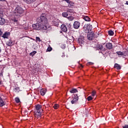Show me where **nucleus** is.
I'll return each mask as SVG.
<instances>
[{
    "label": "nucleus",
    "mask_w": 128,
    "mask_h": 128,
    "mask_svg": "<svg viewBox=\"0 0 128 128\" xmlns=\"http://www.w3.org/2000/svg\"><path fill=\"white\" fill-rule=\"evenodd\" d=\"M103 48H104V47L102 46V45H100V46H99V48H100V50H102Z\"/></svg>",
    "instance_id": "obj_37"
},
{
    "label": "nucleus",
    "mask_w": 128,
    "mask_h": 128,
    "mask_svg": "<svg viewBox=\"0 0 128 128\" xmlns=\"http://www.w3.org/2000/svg\"><path fill=\"white\" fill-rule=\"evenodd\" d=\"M0 2H6V0H0Z\"/></svg>",
    "instance_id": "obj_41"
},
{
    "label": "nucleus",
    "mask_w": 128,
    "mask_h": 128,
    "mask_svg": "<svg viewBox=\"0 0 128 128\" xmlns=\"http://www.w3.org/2000/svg\"><path fill=\"white\" fill-rule=\"evenodd\" d=\"M68 12H70V14H74V11L72 9H68L67 10Z\"/></svg>",
    "instance_id": "obj_25"
},
{
    "label": "nucleus",
    "mask_w": 128,
    "mask_h": 128,
    "mask_svg": "<svg viewBox=\"0 0 128 128\" xmlns=\"http://www.w3.org/2000/svg\"><path fill=\"white\" fill-rule=\"evenodd\" d=\"M52 50V47H48L47 49L48 52H51Z\"/></svg>",
    "instance_id": "obj_35"
},
{
    "label": "nucleus",
    "mask_w": 128,
    "mask_h": 128,
    "mask_svg": "<svg viewBox=\"0 0 128 128\" xmlns=\"http://www.w3.org/2000/svg\"><path fill=\"white\" fill-rule=\"evenodd\" d=\"M126 4L128 5V1L126 2Z\"/></svg>",
    "instance_id": "obj_42"
},
{
    "label": "nucleus",
    "mask_w": 128,
    "mask_h": 128,
    "mask_svg": "<svg viewBox=\"0 0 128 128\" xmlns=\"http://www.w3.org/2000/svg\"><path fill=\"white\" fill-rule=\"evenodd\" d=\"M2 52V49H0V52Z\"/></svg>",
    "instance_id": "obj_44"
},
{
    "label": "nucleus",
    "mask_w": 128,
    "mask_h": 128,
    "mask_svg": "<svg viewBox=\"0 0 128 128\" xmlns=\"http://www.w3.org/2000/svg\"><path fill=\"white\" fill-rule=\"evenodd\" d=\"M116 54H118V56H126L124 54V53L122 52H117Z\"/></svg>",
    "instance_id": "obj_22"
},
{
    "label": "nucleus",
    "mask_w": 128,
    "mask_h": 128,
    "mask_svg": "<svg viewBox=\"0 0 128 128\" xmlns=\"http://www.w3.org/2000/svg\"><path fill=\"white\" fill-rule=\"evenodd\" d=\"M6 24V19L0 17V26H4Z\"/></svg>",
    "instance_id": "obj_12"
},
{
    "label": "nucleus",
    "mask_w": 128,
    "mask_h": 128,
    "mask_svg": "<svg viewBox=\"0 0 128 128\" xmlns=\"http://www.w3.org/2000/svg\"><path fill=\"white\" fill-rule=\"evenodd\" d=\"M60 28L62 32H68V28L64 24H62L60 26Z\"/></svg>",
    "instance_id": "obj_10"
},
{
    "label": "nucleus",
    "mask_w": 128,
    "mask_h": 128,
    "mask_svg": "<svg viewBox=\"0 0 128 128\" xmlns=\"http://www.w3.org/2000/svg\"><path fill=\"white\" fill-rule=\"evenodd\" d=\"M2 84V82H0V84Z\"/></svg>",
    "instance_id": "obj_46"
},
{
    "label": "nucleus",
    "mask_w": 128,
    "mask_h": 128,
    "mask_svg": "<svg viewBox=\"0 0 128 128\" xmlns=\"http://www.w3.org/2000/svg\"><path fill=\"white\" fill-rule=\"evenodd\" d=\"M74 16H70L68 18V20H70V21L74 20Z\"/></svg>",
    "instance_id": "obj_30"
},
{
    "label": "nucleus",
    "mask_w": 128,
    "mask_h": 128,
    "mask_svg": "<svg viewBox=\"0 0 128 128\" xmlns=\"http://www.w3.org/2000/svg\"><path fill=\"white\" fill-rule=\"evenodd\" d=\"M88 64H90V66H92V64H94V63H92V62H90L88 63Z\"/></svg>",
    "instance_id": "obj_39"
},
{
    "label": "nucleus",
    "mask_w": 128,
    "mask_h": 128,
    "mask_svg": "<svg viewBox=\"0 0 128 128\" xmlns=\"http://www.w3.org/2000/svg\"><path fill=\"white\" fill-rule=\"evenodd\" d=\"M80 22L75 21L73 24V28H75V30L80 28Z\"/></svg>",
    "instance_id": "obj_4"
},
{
    "label": "nucleus",
    "mask_w": 128,
    "mask_h": 128,
    "mask_svg": "<svg viewBox=\"0 0 128 128\" xmlns=\"http://www.w3.org/2000/svg\"><path fill=\"white\" fill-rule=\"evenodd\" d=\"M46 89H42L40 90L41 96H44V94H46Z\"/></svg>",
    "instance_id": "obj_16"
},
{
    "label": "nucleus",
    "mask_w": 128,
    "mask_h": 128,
    "mask_svg": "<svg viewBox=\"0 0 128 128\" xmlns=\"http://www.w3.org/2000/svg\"><path fill=\"white\" fill-rule=\"evenodd\" d=\"M4 106V101L0 97V106Z\"/></svg>",
    "instance_id": "obj_20"
},
{
    "label": "nucleus",
    "mask_w": 128,
    "mask_h": 128,
    "mask_svg": "<svg viewBox=\"0 0 128 128\" xmlns=\"http://www.w3.org/2000/svg\"><path fill=\"white\" fill-rule=\"evenodd\" d=\"M24 12V10L22 8L17 6L14 10V14L16 16H22Z\"/></svg>",
    "instance_id": "obj_2"
},
{
    "label": "nucleus",
    "mask_w": 128,
    "mask_h": 128,
    "mask_svg": "<svg viewBox=\"0 0 128 128\" xmlns=\"http://www.w3.org/2000/svg\"><path fill=\"white\" fill-rule=\"evenodd\" d=\"M84 30L85 32L88 34L92 30V26L90 24H88L84 26Z\"/></svg>",
    "instance_id": "obj_3"
},
{
    "label": "nucleus",
    "mask_w": 128,
    "mask_h": 128,
    "mask_svg": "<svg viewBox=\"0 0 128 128\" xmlns=\"http://www.w3.org/2000/svg\"><path fill=\"white\" fill-rule=\"evenodd\" d=\"M10 34V32H5L3 34L2 38H8Z\"/></svg>",
    "instance_id": "obj_9"
},
{
    "label": "nucleus",
    "mask_w": 128,
    "mask_h": 128,
    "mask_svg": "<svg viewBox=\"0 0 128 128\" xmlns=\"http://www.w3.org/2000/svg\"><path fill=\"white\" fill-rule=\"evenodd\" d=\"M14 41H12V40H9L6 42V44L8 46H14Z\"/></svg>",
    "instance_id": "obj_11"
},
{
    "label": "nucleus",
    "mask_w": 128,
    "mask_h": 128,
    "mask_svg": "<svg viewBox=\"0 0 128 128\" xmlns=\"http://www.w3.org/2000/svg\"><path fill=\"white\" fill-rule=\"evenodd\" d=\"M36 54V51L34 50L30 54V56H34Z\"/></svg>",
    "instance_id": "obj_26"
},
{
    "label": "nucleus",
    "mask_w": 128,
    "mask_h": 128,
    "mask_svg": "<svg viewBox=\"0 0 128 128\" xmlns=\"http://www.w3.org/2000/svg\"><path fill=\"white\" fill-rule=\"evenodd\" d=\"M94 34L93 32L88 33L87 35L88 40H92L94 38Z\"/></svg>",
    "instance_id": "obj_7"
},
{
    "label": "nucleus",
    "mask_w": 128,
    "mask_h": 128,
    "mask_svg": "<svg viewBox=\"0 0 128 128\" xmlns=\"http://www.w3.org/2000/svg\"><path fill=\"white\" fill-rule=\"evenodd\" d=\"M58 104H55L54 106V110H58Z\"/></svg>",
    "instance_id": "obj_29"
},
{
    "label": "nucleus",
    "mask_w": 128,
    "mask_h": 128,
    "mask_svg": "<svg viewBox=\"0 0 128 128\" xmlns=\"http://www.w3.org/2000/svg\"><path fill=\"white\" fill-rule=\"evenodd\" d=\"M87 100L88 101L92 100V96H89L88 97Z\"/></svg>",
    "instance_id": "obj_34"
},
{
    "label": "nucleus",
    "mask_w": 128,
    "mask_h": 128,
    "mask_svg": "<svg viewBox=\"0 0 128 128\" xmlns=\"http://www.w3.org/2000/svg\"><path fill=\"white\" fill-rule=\"evenodd\" d=\"M70 92L71 94H76V92H78V90L76 88H73L72 90H70Z\"/></svg>",
    "instance_id": "obj_23"
},
{
    "label": "nucleus",
    "mask_w": 128,
    "mask_h": 128,
    "mask_svg": "<svg viewBox=\"0 0 128 128\" xmlns=\"http://www.w3.org/2000/svg\"><path fill=\"white\" fill-rule=\"evenodd\" d=\"M61 48H66V45L65 44H62L61 45Z\"/></svg>",
    "instance_id": "obj_36"
},
{
    "label": "nucleus",
    "mask_w": 128,
    "mask_h": 128,
    "mask_svg": "<svg viewBox=\"0 0 128 128\" xmlns=\"http://www.w3.org/2000/svg\"><path fill=\"white\" fill-rule=\"evenodd\" d=\"M41 114L42 112H40V110H36V112L35 113L34 116L37 118H40Z\"/></svg>",
    "instance_id": "obj_8"
},
{
    "label": "nucleus",
    "mask_w": 128,
    "mask_h": 128,
    "mask_svg": "<svg viewBox=\"0 0 128 128\" xmlns=\"http://www.w3.org/2000/svg\"><path fill=\"white\" fill-rule=\"evenodd\" d=\"M15 102H17V104H18V102H20V98H15Z\"/></svg>",
    "instance_id": "obj_33"
},
{
    "label": "nucleus",
    "mask_w": 128,
    "mask_h": 128,
    "mask_svg": "<svg viewBox=\"0 0 128 128\" xmlns=\"http://www.w3.org/2000/svg\"><path fill=\"white\" fill-rule=\"evenodd\" d=\"M60 22V20L58 19H56L52 21L53 24L56 26H58V24Z\"/></svg>",
    "instance_id": "obj_13"
},
{
    "label": "nucleus",
    "mask_w": 128,
    "mask_h": 128,
    "mask_svg": "<svg viewBox=\"0 0 128 128\" xmlns=\"http://www.w3.org/2000/svg\"><path fill=\"white\" fill-rule=\"evenodd\" d=\"M62 16L64 18H67L68 16V14L66 12H64L62 14Z\"/></svg>",
    "instance_id": "obj_24"
},
{
    "label": "nucleus",
    "mask_w": 128,
    "mask_h": 128,
    "mask_svg": "<svg viewBox=\"0 0 128 128\" xmlns=\"http://www.w3.org/2000/svg\"><path fill=\"white\" fill-rule=\"evenodd\" d=\"M96 90H93L92 93V96H96Z\"/></svg>",
    "instance_id": "obj_31"
},
{
    "label": "nucleus",
    "mask_w": 128,
    "mask_h": 128,
    "mask_svg": "<svg viewBox=\"0 0 128 128\" xmlns=\"http://www.w3.org/2000/svg\"><path fill=\"white\" fill-rule=\"evenodd\" d=\"M114 68H116V70H120L121 68L120 65L118 64H115Z\"/></svg>",
    "instance_id": "obj_21"
},
{
    "label": "nucleus",
    "mask_w": 128,
    "mask_h": 128,
    "mask_svg": "<svg viewBox=\"0 0 128 128\" xmlns=\"http://www.w3.org/2000/svg\"><path fill=\"white\" fill-rule=\"evenodd\" d=\"M80 66L82 67V68H84V66H82V65H80Z\"/></svg>",
    "instance_id": "obj_43"
},
{
    "label": "nucleus",
    "mask_w": 128,
    "mask_h": 128,
    "mask_svg": "<svg viewBox=\"0 0 128 128\" xmlns=\"http://www.w3.org/2000/svg\"><path fill=\"white\" fill-rule=\"evenodd\" d=\"M38 23L32 25V28L36 30H48V19L46 18L44 14H41L40 16L37 18Z\"/></svg>",
    "instance_id": "obj_1"
},
{
    "label": "nucleus",
    "mask_w": 128,
    "mask_h": 128,
    "mask_svg": "<svg viewBox=\"0 0 128 128\" xmlns=\"http://www.w3.org/2000/svg\"><path fill=\"white\" fill-rule=\"evenodd\" d=\"M68 4H70V6H73L74 2H72L70 1V0H64Z\"/></svg>",
    "instance_id": "obj_27"
},
{
    "label": "nucleus",
    "mask_w": 128,
    "mask_h": 128,
    "mask_svg": "<svg viewBox=\"0 0 128 128\" xmlns=\"http://www.w3.org/2000/svg\"><path fill=\"white\" fill-rule=\"evenodd\" d=\"M36 110H40V112L42 111V106L40 104L36 105Z\"/></svg>",
    "instance_id": "obj_17"
},
{
    "label": "nucleus",
    "mask_w": 128,
    "mask_h": 128,
    "mask_svg": "<svg viewBox=\"0 0 128 128\" xmlns=\"http://www.w3.org/2000/svg\"><path fill=\"white\" fill-rule=\"evenodd\" d=\"M83 19H84L86 22H90V18L88 16H83Z\"/></svg>",
    "instance_id": "obj_19"
},
{
    "label": "nucleus",
    "mask_w": 128,
    "mask_h": 128,
    "mask_svg": "<svg viewBox=\"0 0 128 128\" xmlns=\"http://www.w3.org/2000/svg\"><path fill=\"white\" fill-rule=\"evenodd\" d=\"M109 36H114V32L112 30H110L108 32Z\"/></svg>",
    "instance_id": "obj_28"
},
{
    "label": "nucleus",
    "mask_w": 128,
    "mask_h": 128,
    "mask_svg": "<svg viewBox=\"0 0 128 128\" xmlns=\"http://www.w3.org/2000/svg\"><path fill=\"white\" fill-rule=\"evenodd\" d=\"M12 21L14 22H18V20L16 19H13L12 20Z\"/></svg>",
    "instance_id": "obj_38"
},
{
    "label": "nucleus",
    "mask_w": 128,
    "mask_h": 128,
    "mask_svg": "<svg viewBox=\"0 0 128 128\" xmlns=\"http://www.w3.org/2000/svg\"><path fill=\"white\" fill-rule=\"evenodd\" d=\"M2 30L0 29V36H2Z\"/></svg>",
    "instance_id": "obj_40"
},
{
    "label": "nucleus",
    "mask_w": 128,
    "mask_h": 128,
    "mask_svg": "<svg viewBox=\"0 0 128 128\" xmlns=\"http://www.w3.org/2000/svg\"><path fill=\"white\" fill-rule=\"evenodd\" d=\"M26 28H28L26 27V28H25V30H26Z\"/></svg>",
    "instance_id": "obj_45"
},
{
    "label": "nucleus",
    "mask_w": 128,
    "mask_h": 128,
    "mask_svg": "<svg viewBox=\"0 0 128 128\" xmlns=\"http://www.w3.org/2000/svg\"><path fill=\"white\" fill-rule=\"evenodd\" d=\"M78 42L80 46H82V44H84V36H80L78 40Z\"/></svg>",
    "instance_id": "obj_5"
},
{
    "label": "nucleus",
    "mask_w": 128,
    "mask_h": 128,
    "mask_svg": "<svg viewBox=\"0 0 128 128\" xmlns=\"http://www.w3.org/2000/svg\"><path fill=\"white\" fill-rule=\"evenodd\" d=\"M15 90H16V88Z\"/></svg>",
    "instance_id": "obj_47"
},
{
    "label": "nucleus",
    "mask_w": 128,
    "mask_h": 128,
    "mask_svg": "<svg viewBox=\"0 0 128 128\" xmlns=\"http://www.w3.org/2000/svg\"><path fill=\"white\" fill-rule=\"evenodd\" d=\"M4 9L0 8V17L4 16Z\"/></svg>",
    "instance_id": "obj_18"
},
{
    "label": "nucleus",
    "mask_w": 128,
    "mask_h": 128,
    "mask_svg": "<svg viewBox=\"0 0 128 128\" xmlns=\"http://www.w3.org/2000/svg\"><path fill=\"white\" fill-rule=\"evenodd\" d=\"M36 42H40V37H36Z\"/></svg>",
    "instance_id": "obj_32"
},
{
    "label": "nucleus",
    "mask_w": 128,
    "mask_h": 128,
    "mask_svg": "<svg viewBox=\"0 0 128 128\" xmlns=\"http://www.w3.org/2000/svg\"><path fill=\"white\" fill-rule=\"evenodd\" d=\"M106 48H108V50H112V43H107L106 44Z\"/></svg>",
    "instance_id": "obj_14"
},
{
    "label": "nucleus",
    "mask_w": 128,
    "mask_h": 128,
    "mask_svg": "<svg viewBox=\"0 0 128 128\" xmlns=\"http://www.w3.org/2000/svg\"><path fill=\"white\" fill-rule=\"evenodd\" d=\"M23 2H24L26 4H32L34 2H36V0H23Z\"/></svg>",
    "instance_id": "obj_15"
},
{
    "label": "nucleus",
    "mask_w": 128,
    "mask_h": 128,
    "mask_svg": "<svg viewBox=\"0 0 128 128\" xmlns=\"http://www.w3.org/2000/svg\"><path fill=\"white\" fill-rule=\"evenodd\" d=\"M78 100V94H76L74 95V96L73 100L71 101V103L72 104H76Z\"/></svg>",
    "instance_id": "obj_6"
}]
</instances>
